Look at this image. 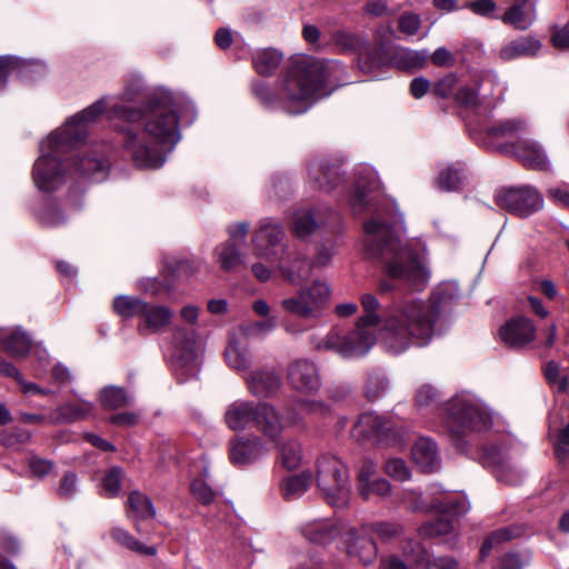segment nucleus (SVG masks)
<instances>
[{"label":"nucleus","mask_w":569,"mask_h":569,"mask_svg":"<svg viewBox=\"0 0 569 569\" xmlns=\"http://www.w3.org/2000/svg\"><path fill=\"white\" fill-rule=\"evenodd\" d=\"M458 297V288L452 283L438 287L428 299L403 298L395 301L380 317V303L371 293L361 297L365 315L356 329L343 333L331 330L321 339H312L317 350L333 351L343 358L365 356L376 341L372 328L382 322V341L387 350L398 355L412 346H427L446 327V316Z\"/></svg>","instance_id":"1"},{"label":"nucleus","mask_w":569,"mask_h":569,"mask_svg":"<svg viewBox=\"0 0 569 569\" xmlns=\"http://www.w3.org/2000/svg\"><path fill=\"white\" fill-rule=\"evenodd\" d=\"M110 117L128 123L121 129L123 147L137 167L160 168L180 140L177 103L168 90H153L144 111L114 104Z\"/></svg>","instance_id":"2"},{"label":"nucleus","mask_w":569,"mask_h":569,"mask_svg":"<svg viewBox=\"0 0 569 569\" xmlns=\"http://www.w3.org/2000/svg\"><path fill=\"white\" fill-rule=\"evenodd\" d=\"M365 252L367 258L383 264L387 276L411 290H421L429 279L421 258L402 244L392 228L379 218L365 224Z\"/></svg>","instance_id":"3"},{"label":"nucleus","mask_w":569,"mask_h":569,"mask_svg":"<svg viewBox=\"0 0 569 569\" xmlns=\"http://www.w3.org/2000/svg\"><path fill=\"white\" fill-rule=\"evenodd\" d=\"M108 99L101 98L66 121L41 144V156L33 166L32 178L38 189L52 191L64 181L60 156L70 147L84 140L87 126L94 122L107 109Z\"/></svg>","instance_id":"4"},{"label":"nucleus","mask_w":569,"mask_h":569,"mask_svg":"<svg viewBox=\"0 0 569 569\" xmlns=\"http://www.w3.org/2000/svg\"><path fill=\"white\" fill-rule=\"evenodd\" d=\"M337 68V62L325 63L311 58L293 60L279 84L282 108L290 114L305 113L336 87L331 86V78Z\"/></svg>","instance_id":"5"},{"label":"nucleus","mask_w":569,"mask_h":569,"mask_svg":"<svg viewBox=\"0 0 569 569\" xmlns=\"http://www.w3.org/2000/svg\"><path fill=\"white\" fill-rule=\"evenodd\" d=\"M448 429L455 446L465 450L469 432L488 429L491 418L485 405L471 393L453 397L448 403Z\"/></svg>","instance_id":"6"},{"label":"nucleus","mask_w":569,"mask_h":569,"mask_svg":"<svg viewBox=\"0 0 569 569\" xmlns=\"http://www.w3.org/2000/svg\"><path fill=\"white\" fill-rule=\"evenodd\" d=\"M312 480L323 499L333 508H346L351 499V485L347 466L336 456L325 453L315 462Z\"/></svg>","instance_id":"7"},{"label":"nucleus","mask_w":569,"mask_h":569,"mask_svg":"<svg viewBox=\"0 0 569 569\" xmlns=\"http://www.w3.org/2000/svg\"><path fill=\"white\" fill-rule=\"evenodd\" d=\"M284 239L286 231L279 221L272 218L260 220L251 239L254 257L278 263L290 251Z\"/></svg>","instance_id":"8"},{"label":"nucleus","mask_w":569,"mask_h":569,"mask_svg":"<svg viewBox=\"0 0 569 569\" xmlns=\"http://www.w3.org/2000/svg\"><path fill=\"white\" fill-rule=\"evenodd\" d=\"M330 297L327 283L316 280L310 287L299 290L295 297L281 301V307L289 313L302 319H318Z\"/></svg>","instance_id":"9"},{"label":"nucleus","mask_w":569,"mask_h":569,"mask_svg":"<svg viewBox=\"0 0 569 569\" xmlns=\"http://www.w3.org/2000/svg\"><path fill=\"white\" fill-rule=\"evenodd\" d=\"M495 200L498 207L519 217H528L543 206L542 196L530 186L501 189Z\"/></svg>","instance_id":"10"},{"label":"nucleus","mask_w":569,"mask_h":569,"mask_svg":"<svg viewBox=\"0 0 569 569\" xmlns=\"http://www.w3.org/2000/svg\"><path fill=\"white\" fill-rule=\"evenodd\" d=\"M333 41L342 51L358 52V64L365 73H371L387 63L382 48H368L361 38L350 32L343 30L335 32Z\"/></svg>","instance_id":"11"},{"label":"nucleus","mask_w":569,"mask_h":569,"mask_svg":"<svg viewBox=\"0 0 569 569\" xmlns=\"http://www.w3.org/2000/svg\"><path fill=\"white\" fill-rule=\"evenodd\" d=\"M369 532L367 526L356 528L348 525L341 542L347 555L358 559L365 566L371 565L378 555L377 545L368 537Z\"/></svg>","instance_id":"12"},{"label":"nucleus","mask_w":569,"mask_h":569,"mask_svg":"<svg viewBox=\"0 0 569 569\" xmlns=\"http://www.w3.org/2000/svg\"><path fill=\"white\" fill-rule=\"evenodd\" d=\"M348 525L339 519H315L302 526L301 533L317 545H328L338 538L342 542Z\"/></svg>","instance_id":"13"},{"label":"nucleus","mask_w":569,"mask_h":569,"mask_svg":"<svg viewBox=\"0 0 569 569\" xmlns=\"http://www.w3.org/2000/svg\"><path fill=\"white\" fill-rule=\"evenodd\" d=\"M266 452L264 442L257 436L234 437L229 443V457L234 466L252 463Z\"/></svg>","instance_id":"14"},{"label":"nucleus","mask_w":569,"mask_h":569,"mask_svg":"<svg viewBox=\"0 0 569 569\" xmlns=\"http://www.w3.org/2000/svg\"><path fill=\"white\" fill-rule=\"evenodd\" d=\"M500 339L511 348H522L536 338V327L526 317H515L499 330Z\"/></svg>","instance_id":"15"},{"label":"nucleus","mask_w":569,"mask_h":569,"mask_svg":"<svg viewBox=\"0 0 569 569\" xmlns=\"http://www.w3.org/2000/svg\"><path fill=\"white\" fill-rule=\"evenodd\" d=\"M289 383L299 391L315 392L320 388V377L316 365L306 359L293 361L288 367Z\"/></svg>","instance_id":"16"},{"label":"nucleus","mask_w":569,"mask_h":569,"mask_svg":"<svg viewBox=\"0 0 569 569\" xmlns=\"http://www.w3.org/2000/svg\"><path fill=\"white\" fill-rule=\"evenodd\" d=\"M405 559L390 556L381 561L380 569H430L428 552L419 542H409L403 548Z\"/></svg>","instance_id":"17"},{"label":"nucleus","mask_w":569,"mask_h":569,"mask_svg":"<svg viewBox=\"0 0 569 569\" xmlns=\"http://www.w3.org/2000/svg\"><path fill=\"white\" fill-rule=\"evenodd\" d=\"M390 431L391 423L389 421L373 412H366L355 423L351 435L357 440H385L389 438Z\"/></svg>","instance_id":"18"},{"label":"nucleus","mask_w":569,"mask_h":569,"mask_svg":"<svg viewBox=\"0 0 569 569\" xmlns=\"http://www.w3.org/2000/svg\"><path fill=\"white\" fill-rule=\"evenodd\" d=\"M536 18L535 1L515 0L512 6L501 17V21L516 30L525 31L533 24Z\"/></svg>","instance_id":"19"},{"label":"nucleus","mask_w":569,"mask_h":569,"mask_svg":"<svg viewBox=\"0 0 569 569\" xmlns=\"http://www.w3.org/2000/svg\"><path fill=\"white\" fill-rule=\"evenodd\" d=\"M277 266L282 277L293 286L307 281L313 267L305 258H300L299 254L291 251L282 257Z\"/></svg>","instance_id":"20"},{"label":"nucleus","mask_w":569,"mask_h":569,"mask_svg":"<svg viewBox=\"0 0 569 569\" xmlns=\"http://www.w3.org/2000/svg\"><path fill=\"white\" fill-rule=\"evenodd\" d=\"M173 312L164 306L149 305L146 302L138 326L143 333H156L168 327L172 320Z\"/></svg>","instance_id":"21"},{"label":"nucleus","mask_w":569,"mask_h":569,"mask_svg":"<svg viewBox=\"0 0 569 569\" xmlns=\"http://www.w3.org/2000/svg\"><path fill=\"white\" fill-rule=\"evenodd\" d=\"M380 189V182L370 172L369 178L360 177L356 182L353 193L350 198V204L355 214H361L369 210L375 196Z\"/></svg>","instance_id":"22"},{"label":"nucleus","mask_w":569,"mask_h":569,"mask_svg":"<svg viewBox=\"0 0 569 569\" xmlns=\"http://www.w3.org/2000/svg\"><path fill=\"white\" fill-rule=\"evenodd\" d=\"M257 405L250 401L237 400L230 403L224 412V422L229 429L239 431L254 422Z\"/></svg>","instance_id":"23"},{"label":"nucleus","mask_w":569,"mask_h":569,"mask_svg":"<svg viewBox=\"0 0 569 569\" xmlns=\"http://www.w3.org/2000/svg\"><path fill=\"white\" fill-rule=\"evenodd\" d=\"M411 457L423 472L436 470L440 463L437 445L430 438H419L412 446Z\"/></svg>","instance_id":"24"},{"label":"nucleus","mask_w":569,"mask_h":569,"mask_svg":"<svg viewBox=\"0 0 569 569\" xmlns=\"http://www.w3.org/2000/svg\"><path fill=\"white\" fill-rule=\"evenodd\" d=\"M173 343L183 362L194 360L202 347L201 337L191 328H177L173 332Z\"/></svg>","instance_id":"25"},{"label":"nucleus","mask_w":569,"mask_h":569,"mask_svg":"<svg viewBox=\"0 0 569 569\" xmlns=\"http://www.w3.org/2000/svg\"><path fill=\"white\" fill-rule=\"evenodd\" d=\"M254 426L271 440L277 439L283 430V422L273 407L268 403H258Z\"/></svg>","instance_id":"26"},{"label":"nucleus","mask_w":569,"mask_h":569,"mask_svg":"<svg viewBox=\"0 0 569 569\" xmlns=\"http://www.w3.org/2000/svg\"><path fill=\"white\" fill-rule=\"evenodd\" d=\"M214 256L220 268L226 272L247 267V254L243 247L236 242H222L214 248Z\"/></svg>","instance_id":"27"},{"label":"nucleus","mask_w":569,"mask_h":569,"mask_svg":"<svg viewBox=\"0 0 569 569\" xmlns=\"http://www.w3.org/2000/svg\"><path fill=\"white\" fill-rule=\"evenodd\" d=\"M249 390L257 397H269L278 391L281 378L274 370H258L247 377Z\"/></svg>","instance_id":"28"},{"label":"nucleus","mask_w":569,"mask_h":569,"mask_svg":"<svg viewBox=\"0 0 569 569\" xmlns=\"http://www.w3.org/2000/svg\"><path fill=\"white\" fill-rule=\"evenodd\" d=\"M308 177L317 188L325 191L333 189L340 180L338 169L325 160L312 161L308 167Z\"/></svg>","instance_id":"29"},{"label":"nucleus","mask_w":569,"mask_h":569,"mask_svg":"<svg viewBox=\"0 0 569 569\" xmlns=\"http://www.w3.org/2000/svg\"><path fill=\"white\" fill-rule=\"evenodd\" d=\"M516 153L522 163L531 169H548V159L543 148L536 141L522 140L518 142Z\"/></svg>","instance_id":"30"},{"label":"nucleus","mask_w":569,"mask_h":569,"mask_svg":"<svg viewBox=\"0 0 569 569\" xmlns=\"http://www.w3.org/2000/svg\"><path fill=\"white\" fill-rule=\"evenodd\" d=\"M541 48L538 39L532 37H520L506 46L499 51V58L503 61H511L522 57L535 56Z\"/></svg>","instance_id":"31"},{"label":"nucleus","mask_w":569,"mask_h":569,"mask_svg":"<svg viewBox=\"0 0 569 569\" xmlns=\"http://www.w3.org/2000/svg\"><path fill=\"white\" fill-rule=\"evenodd\" d=\"M73 169L79 174L99 182L107 176L108 163L97 153H88L86 157L76 158Z\"/></svg>","instance_id":"32"},{"label":"nucleus","mask_w":569,"mask_h":569,"mask_svg":"<svg viewBox=\"0 0 569 569\" xmlns=\"http://www.w3.org/2000/svg\"><path fill=\"white\" fill-rule=\"evenodd\" d=\"M90 402L68 403L54 410L50 416L51 423H69L84 419L92 411Z\"/></svg>","instance_id":"33"},{"label":"nucleus","mask_w":569,"mask_h":569,"mask_svg":"<svg viewBox=\"0 0 569 569\" xmlns=\"http://www.w3.org/2000/svg\"><path fill=\"white\" fill-rule=\"evenodd\" d=\"M311 481L312 475L310 472L287 477L281 482V493L286 500L298 499L308 490Z\"/></svg>","instance_id":"34"},{"label":"nucleus","mask_w":569,"mask_h":569,"mask_svg":"<svg viewBox=\"0 0 569 569\" xmlns=\"http://www.w3.org/2000/svg\"><path fill=\"white\" fill-rule=\"evenodd\" d=\"M224 357L228 366L237 371H247L250 368L251 355L249 350L237 340H230Z\"/></svg>","instance_id":"35"},{"label":"nucleus","mask_w":569,"mask_h":569,"mask_svg":"<svg viewBox=\"0 0 569 569\" xmlns=\"http://www.w3.org/2000/svg\"><path fill=\"white\" fill-rule=\"evenodd\" d=\"M112 539L120 546L143 556L153 557L157 555L156 547H149L137 540L129 531L122 528H113L111 530Z\"/></svg>","instance_id":"36"},{"label":"nucleus","mask_w":569,"mask_h":569,"mask_svg":"<svg viewBox=\"0 0 569 569\" xmlns=\"http://www.w3.org/2000/svg\"><path fill=\"white\" fill-rule=\"evenodd\" d=\"M282 53L274 49H263L253 56V67L261 76H270L280 66Z\"/></svg>","instance_id":"37"},{"label":"nucleus","mask_w":569,"mask_h":569,"mask_svg":"<svg viewBox=\"0 0 569 569\" xmlns=\"http://www.w3.org/2000/svg\"><path fill=\"white\" fill-rule=\"evenodd\" d=\"M317 228L318 222L312 210H299L293 214L292 232L297 238L305 240L311 236L317 230Z\"/></svg>","instance_id":"38"},{"label":"nucleus","mask_w":569,"mask_h":569,"mask_svg":"<svg viewBox=\"0 0 569 569\" xmlns=\"http://www.w3.org/2000/svg\"><path fill=\"white\" fill-rule=\"evenodd\" d=\"M99 400L103 408L116 410L129 406L132 397L123 388L110 386L100 391Z\"/></svg>","instance_id":"39"},{"label":"nucleus","mask_w":569,"mask_h":569,"mask_svg":"<svg viewBox=\"0 0 569 569\" xmlns=\"http://www.w3.org/2000/svg\"><path fill=\"white\" fill-rule=\"evenodd\" d=\"M527 130L526 121L515 118L507 119L488 128L487 132L493 138H513Z\"/></svg>","instance_id":"40"},{"label":"nucleus","mask_w":569,"mask_h":569,"mask_svg":"<svg viewBox=\"0 0 569 569\" xmlns=\"http://www.w3.org/2000/svg\"><path fill=\"white\" fill-rule=\"evenodd\" d=\"M3 347L9 355L20 358L28 355L32 342L24 332L14 330L3 340Z\"/></svg>","instance_id":"41"},{"label":"nucleus","mask_w":569,"mask_h":569,"mask_svg":"<svg viewBox=\"0 0 569 569\" xmlns=\"http://www.w3.org/2000/svg\"><path fill=\"white\" fill-rule=\"evenodd\" d=\"M543 375L548 383L560 393L568 390L569 377L568 373L553 360L548 361L543 367Z\"/></svg>","instance_id":"42"},{"label":"nucleus","mask_w":569,"mask_h":569,"mask_svg":"<svg viewBox=\"0 0 569 569\" xmlns=\"http://www.w3.org/2000/svg\"><path fill=\"white\" fill-rule=\"evenodd\" d=\"M128 505L130 511L138 520L153 518L156 515L151 500L138 491H133L129 495Z\"/></svg>","instance_id":"43"},{"label":"nucleus","mask_w":569,"mask_h":569,"mask_svg":"<svg viewBox=\"0 0 569 569\" xmlns=\"http://www.w3.org/2000/svg\"><path fill=\"white\" fill-rule=\"evenodd\" d=\"M427 54L425 52L398 49L395 53V64L399 69H420L426 64Z\"/></svg>","instance_id":"44"},{"label":"nucleus","mask_w":569,"mask_h":569,"mask_svg":"<svg viewBox=\"0 0 569 569\" xmlns=\"http://www.w3.org/2000/svg\"><path fill=\"white\" fill-rule=\"evenodd\" d=\"M146 302L129 296H119L113 301V308L118 315L124 318L141 317Z\"/></svg>","instance_id":"45"},{"label":"nucleus","mask_w":569,"mask_h":569,"mask_svg":"<svg viewBox=\"0 0 569 569\" xmlns=\"http://www.w3.org/2000/svg\"><path fill=\"white\" fill-rule=\"evenodd\" d=\"M520 535L521 530L517 527H506L493 531L482 543L480 549L481 558H486L496 545L509 541Z\"/></svg>","instance_id":"46"},{"label":"nucleus","mask_w":569,"mask_h":569,"mask_svg":"<svg viewBox=\"0 0 569 569\" xmlns=\"http://www.w3.org/2000/svg\"><path fill=\"white\" fill-rule=\"evenodd\" d=\"M37 68L40 70H44V66L40 63L34 64H26L22 63L19 59L13 57H1L0 58V89L6 86V80L8 74L14 69H20L21 72L27 76L29 69Z\"/></svg>","instance_id":"47"},{"label":"nucleus","mask_w":569,"mask_h":569,"mask_svg":"<svg viewBox=\"0 0 569 569\" xmlns=\"http://www.w3.org/2000/svg\"><path fill=\"white\" fill-rule=\"evenodd\" d=\"M359 496L368 501L372 497H387L391 492V485L383 478H375L367 482L366 488L362 490V486L357 488Z\"/></svg>","instance_id":"48"},{"label":"nucleus","mask_w":569,"mask_h":569,"mask_svg":"<svg viewBox=\"0 0 569 569\" xmlns=\"http://www.w3.org/2000/svg\"><path fill=\"white\" fill-rule=\"evenodd\" d=\"M281 463L288 470L297 469L302 461L301 447L296 441H287L280 446Z\"/></svg>","instance_id":"49"},{"label":"nucleus","mask_w":569,"mask_h":569,"mask_svg":"<svg viewBox=\"0 0 569 569\" xmlns=\"http://www.w3.org/2000/svg\"><path fill=\"white\" fill-rule=\"evenodd\" d=\"M452 531V525L448 519L439 518L435 521L425 523L419 528L421 538H437L449 535Z\"/></svg>","instance_id":"50"},{"label":"nucleus","mask_w":569,"mask_h":569,"mask_svg":"<svg viewBox=\"0 0 569 569\" xmlns=\"http://www.w3.org/2000/svg\"><path fill=\"white\" fill-rule=\"evenodd\" d=\"M152 92L153 91L146 93L142 80L140 78H134L126 84V87L119 98H120V100L127 101V102H133L139 99H144L146 102L148 103V96L151 94ZM147 107H148V104L146 106V108Z\"/></svg>","instance_id":"51"},{"label":"nucleus","mask_w":569,"mask_h":569,"mask_svg":"<svg viewBox=\"0 0 569 569\" xmlns=\"http://www.w3.org/2000/svg\"><path fill=\"white\" fill-rule=\"evenodd\" d=\"M370 532L377 535L380 539L389 540L399 537L403 532V528L395 522H376L367 526Z\"/></svg>","instance_id":"52"},{"label":"nucleus","mask_w":569,"mask_h":569,"mask_svg":"<svg viewBox=\"0 0 569 569\" xmlns=\"http://www.w3.org/2000/svg\"><path fill=\"white\" fill-rule=\"evenodd\" d=\"M385 472L397 481H406L411 473L406 462L400 458H390L385 463Z\"/></svg>","instance_id":"53"},{"label":"nucleus","mask_w":569,"mask_h":569,"mask_svg":"<svg viewBox=\"0 0 569 569\" xmlns=\"http://www.w3.org/2000/svg\"><path fill=\"white\" fill-rule=\"evenodd\" d=\"M461 182L460 170L453 166H449L442 170L438 178V186L441 190L452 191L458 189Z\"/></svg>","instance_id":"54"},{"label":"nucleus","mask_w":569,"mask_h":569,"mask_svg":"<svg viewBox=\"0 0 569 569\" xmlns=\"http://www.w3.org/2000/svg\"><path fill=\"white\" fill-rule=\"evenodd\" d=\"M121 476L122 472L120 468H112L106 473L102 480L103 495L106 497H114L119 492Z\"/></svg>","instance_id":"55"},{"label":"nucleus","mask_w":569,"mask_h":569,"mask_svg":"<svg viewBox=\"0 0 569 569\" xmlns=\"http://www.w3.org/2000/svg\"><path fill=\"white\" fill-rule=\"evenodd\" d=\"M253 94L267 107H274L277 103L281 104L280 93L277 94L263 82H256L252 86Z\"/></svg>","instance_id":"56"},{"label":"nucleus","mask_w":569,"mask_h":569,"mask_svg":"<svg viewBox=\"0 0 569 569\" xmlns=\"http://www.w3.org/2000/svg\"><path fill=\"white\" fill-rule=\"evenodd\" d=\"M422 510H438L440 512H452L455 515H460L467 511L466 503L463 501L457 503H449L447 500H437L432 503L423 502L420 507Z\"/></svg>","instance_id":"57"},{"label":"nucleus","mask_w":569,"mask_h":569,"mask_svg":"<svg viewBox=\"0 0 569 569\" xmlns=\"http://www.w3.org/2000/svg\"><path fill=\"white\" fill-rule=\"evenodd\" d=\"M191 493L193 497L203 505H209L214 500L216 493L213 490L201 479H196L191 482Z\"/></svg>","instance_id":"58"},{"label":"nucleus","mask_w":569,"mask_h":569,"mask_svg":"<svg viewBox=\"0 0 569 569\" xmlns=\"http://www.w3.org/2000/svg\"><path fill=\"white\" fill-rule=\"evenodd\" d=\"M333 254L335 244L332 242L322 243L317 248L311 263L315 268L327 267L330 263Z\"/></svg>","instance_id":"59"},{"label":"nucleus","mask_w":569,"mask_h":569,"mask_svg":"<svg viewBox=\"0 0 569 569\" xmlns=\"http://www.w3.org/2000/svg\"><path fill=\"white\" fill-rule=\"evenodd\" d=\"M228 240L226 242H236L238 246H246V238L249 231V223L246 221H240L232 223L228 227Z\"/></svg>","instance_id":"60"},{"label":"nucleus","mask_w":569,"mask_h":569,"mask_svg":"<svg viewBox=\"0 0 569 569\" xmlns=\"http://www.w3.org/2000/svg\"><path fill=\"white\" fill-rule=\"evenodd\" d=\"M387 379L378 373L370 375L366 386V395L369 399H377L387 388Z\"/></svg>","instance_id":"61"},{"label":"nucleus","mask_w":569,"mask_h":569,"mask_svg":"<svg viewBox=\"0 0 569 569\" xmlns=\"http://www.w3.org/2000/svg\"><path fill=\"white\" fill-rule=\"evenodd\" d=\"M40 219L48 227H57L64 222V217L54 204H48L40 213Z\"/></svg>","instance_id":"62"},{"label":"nucleus","mask_w":569,"mask_h":569,"mask_svg":"<svg viewBox=\"0 0 569 569\" xmlns=\"http://www.w3.org/2000/svg\"><path fill=\"white\" fill-rule=\"evenodd\" d=\"M555 452L560 462L569 457V423L559 432L555 443Z\"/></svg>","instance_id":"63"},{"label":"nucleus","mask_w":569,"mask_h":569,"mask_svg":"<svg viewBox=\"0 0 569 569\" xmlns=\"http://www.w3.org/2000/svg\"><path fill=\"white\" fill-rule=\"evenodd\" d=\"M551 43L559 50L569 48V21L563 27H553Z\"/></svg>","instance_id":"64"}]
</instances>
